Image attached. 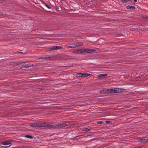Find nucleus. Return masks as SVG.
I'll return each mask as SVG.
<instances>
[{
  "label": "nucleus",
  "mask_w": 148,
  "mask_h": 148,
  "mask_svg": "<svg viewBox=\"0 0 148 148\" xmlns=\"http://www.w3.org/2000/svg\"><path fill=\"white\" fill-rule=\"evenodd\" d=\"M125 90L121 88H116L101 90L100 92L103 94L118 93L123 92Z\"/></svg>",
  "instance_id": "1"
},
{
  "label": "nucleus",
  "mask_w": 148,
  "mask_h": 148,
  "mask_svg": "<svg viewBox=\"0 0 148 148\" xmlns=\"http://www.w3.org/2000/svg\"><path fill=\"white\" fill-rule=\"evenodd\" d=\"M30 126L31 127H46L48 128L55 129L56 127V126L54 125L53 124H50L47 123H44L43 125L40 124L39 123H31L30 124Z\"/></svg>",
  "instance_id": "2"
},
{
  "label": "nucleus",
  "mask_w": 148,
  "mask_h": 148,
  "mask_svg": "<svg viewBox=\"0 0 148 148\" xmlns=\"http://www.w3.org/2000/svg\"><path fill=\"white\" fill-rule=\"evenodd\" d=\"M96 51V50L93 49H77L76 51H75V52L77 53H86L94 52Z\"/></svg>",
  "instance_id": "3"
},
{
  "label": "nucleus",
  "mask_w": 148,
  "mask_h": 148,
  "mask_svg": "<svg viewBox=\"0 0 148 148\" xmlns=\"http://www.w3.org/2000/svg\"><path fill=\"white\" fill-rule=\"evenodd\" d=\"M22 65L23 67L28 68L31 66L32 64L28 62H22Z\"/></svg>",
  "instance_id": "4"
},
{
  "label": "nucleus",
  "mask_w": 148,
  "mask_h": 148,
  "mask_svg": "<svg viewBox=\"0 0 148 148\" xmlns=\"http://www.w3.org/2000/svg\"><path fill=\"white\" fill-rule=\"evenodd\" d=\"M62 48V47H53L49 48L46 49V50L47 51H51L57 49H61Z\"/></svg>",
  "instance_id": "5"
},
{
  "label": "nucleus",
  "mask_w": 148,
  "mask_h": 148,
  "mask_svg": "<svg viewBox=\"0 0 148 148\" xmlns=\"http://www.w3.org/2000/svg\"><path fill=\"white\" fill-rule=\"evenodd\" d=\"M1 144L5 146V147H7L10 146L8 145H10L11 143L9 141H6L2 142Z\"/></svg>",
  "instance_id": "6"
},
{
  "label": "nucleus",
  "mask_w": 148,
  "mask_h": 148,
  "mask_svg": "<svg viewBox=\"0 0 148 148\" xmlns=\"http://www.w3.org/2000/svg\"><path fill=\"white\" fill-rule=\"evenodd\" d=\"M73 46H82L83 45V43L81 42H77L71 44Z\"/></svg>",
  "instance_id": "7"
},
{
  "label": "nucleus",
  "mask_w": 148,
  "mask_h": 148,
  "mask_svg": "<svg viewBox=\"0 0 148 148\" xmlns=\"http://www.w3.org/2000/svg\"><path fill=\"white\" fill-rule=\"evenodd\" d=\"M140 142L141 143H145L148 141V137H145L144 138L140 139L139 140Z\"/></svg>",
  "instance_id": "8"
},
{
  "label": "nucleus",
  "mask_w": 148,
  "mask_h": 148,
  "mask_svg": "<svg viewBox=\"0 0 148 148\" xmlns=\"http://www.w3.org/2000/svg\"><path fill=\"white\" fill-rule=\"evenodd\" d=\"M126 8L128 9H135V7L132 5H128L126 6Z\"/></svg>",
  "instance_id": "9"
},
{
  "label": "nucleus",
  "mask_w": 148,
  "mask_h": 148,
  "mask_svg": "<svg viewBox=\"0 0 148 148\" xmlns=\"http://www.w3.org/2000/svg\"><path fill=\"white\" fill-rule=\"evenodd\" d=\"M59 125L60 126V127H64L66 126L67 125L66 123H62L60 124Z\"/></svg>",
  "instance_id": "10"
},
{
  "label": "nucleus",
  "mask_w": 148,
  "mask_h": 148,
  "mask_svg": "<svg viewBox=\"0 0 148 148\" xmlns=\"http://www.w3.org/2000/svg\"><path fill=\"white\" fill-rule=\"evenodd\" d=\"M76 76L77 77H81L83 76V73H77L76 74Z\"/></svg>",
  "instance_id": "11"
},
{
  "label": "nucleus",
  "mask_w": 148,
  "mask_h": 148,
  "mask_svg": "<svg viewBox=\"0 0 148 148\" xmlns=\"http://www.w3.org/2000/svg\"><path fill=\"white\" fill-rule=\"evenodd\" d=\"M25 137L27 138H29L30 139H32L33 138V137L29 135H26L25 136Z\"/></svg>",
  "instance_id": "12"
},
{
  "label": "nucleus",
  "mask_w": 148,
  "mask_h": 148,
  "mask_svg": "<svg viewBox=\"0 0 148 148\" xmlns=\"http://www.w3.org/2000/svg\"><path fill=\"white\" fill-rule=\"evenodd\" d=\"M107 75V74H99L98 75V77H102L104 76H106Z\"/></svg>",
  "instance_id": "13"
},
{
  "label": "nucleus",
  "mask_w": 148,
  "mask_h": 148,
  "mask_svg": "<svg viewBox=\"0 0 148 148\" xmlns=\"http://www.w3.org/2000/svg\"><path fill=\"white\" fill-rule=\"evenodd\" d=\"M83 75L84 77H86L89 76L90 74L88 73H83Z\"/></svg>",
  "instance_id": "14"
},
{
  "label": "nucleus",
  "mask_w": 148,
  "mask_h": 148,
  "mask_svg": "<svg viewBox=\"0 0 148 148\" xmlns=\"http://www.w3.org/2000/svg\"><path fill=\"white\" fill-rule=\"evenodd\" d=\"M83 130L84 131H88L90 130V129H89L86 128H83Z\"/></svg>",
  "instance_id": "15"
},
{
  "label": "nucleus",
  "mask_w": 148,
  "mask_h": 148,
  "mask_svg": "<svg viewBox=\"0 0 148 148\" xmlns=\"http://www.w3.org/2000/svg\"><path fill=\"white\" fill-rule=\"evenodd\" d=\"M128 1V0H121V2L123 3L127 2Z\"/></svg>",
  "instance_id": "16"
},
{
  "label": "nucleus",
  "mask_w": 148,
  "mask_h": 148,
  "mask_svg": "<svg viewBox=\"0 0 148 148\" xmlns=\"http://www.w3.org/2000/svg\"><path fill=\"white\" fill-rule=\"evenodd\" d=\"M93 45V44L92 43H90L88 44V45Z\"/></svg>",
  "instance_id": "17"
},
{
  "label": "nucleus",
  "mask_w": 148,
  "mask_h": 148,
  "mask_svg": "<svg viewBox=\"0 0 148 148\" xmlns=\"http://www.w3.org/2000/svg\"><path fill=\"white\" fill-rule=\"evenodd\" d=\"M45 5L46 6L48 9H50V6H49V5H47V4H45Z\"/></svg>",
  "instance_id": "18"
},
{
  "label": "nucleus",
  "mask_w": 148,
  "mask_h": 148,
  "mask_svg": "<svg viewBox=\"0 0 148 148\" xmlns=\"http://www.w3.org/2000/svg\"><path fill=\"white\" fill-rule=\"evenodd\" d=\"M103 123V121H99L97 122V123L98 124H102Z\"/></svg>",
  "instance_id": "19"
},
{
  "label": "nucleus",
  "mask_w": 148,
  "mask_h": 148,
  "mask_svg": "<svg viewBox=\"0 0 148 148\" xmlns=\"http://www.w3.org/2000/svg\"><path fill=\"white\" fill-rule=\"evenodd\" d=\"M106 122L107 123H111V121H106Z\"/></svg>",
  "instance_id": "20"
},
{
  "label": "nucleus",
  "mask_w": 148,
  "mask_h": 148,
  "mask_svg": "<svg viewBox=\"0 0 148 148\" xmlns=\"http://www.w3.org/2000/svg\"><path fill=\"white\" fill-rule=\"evenodd\" d=\"M114 45H118V46H120L121 45L120 44H115Z\"/></svg>",
  "instance_id": "21"
},
{
  "label": "nucleus",
  "mask_w": 148,
  "mask_h": 148,
  "mask_svg": "<svg viewBox=\"0 0 148 148\" xmlns=\"http://www.w3.org/2000/svg\"><path fill=\"white\" fill-rule=\"evenodd\" d=\"M48 58L51 59V60H52V58H51V57H48Z\"/></svg>",
  "instance_id": "22"
},
{
  "label": "nucleus",
  "mask_w": 148,
  "mask_h": 148,
  "mask_svg": "<svg viewBox=\"0 0 148 148\" xmlns=\"http://www.w3.org/2000/svg\"><path fill=\"white\" fill-rule=\"evenodd\" d=\"M69 47L70 48H74L75 47Z\"/></svg>",
  "instance_id": "23"
},
{
  "label": "nucleus",
  "mask_w": 148,
  "mask_h": 148,
  "mask_svg": "<svg viewBox=\"0 0 148 148\" xmlns=\"http://www.w3.org/2000/svg\"><path fill=\"white\" fill-rule=\"evenodd\" d=\"M135 2H136L137 1V0H133Z\"/></svg>",
  "instance_id": "24"
}]
</instances>
